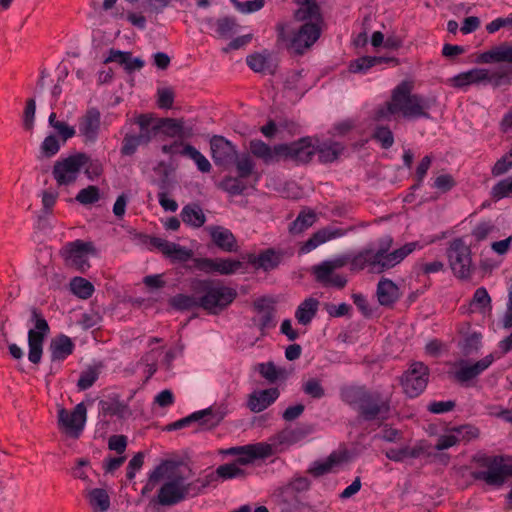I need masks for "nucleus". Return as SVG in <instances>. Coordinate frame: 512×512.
<instances>
[{
  "label": "nucleus",
  "instance_id": "44",
  "mask_svg": "<svg viewBox=\"0 0 512 512\" xmlns=\"http://www.w3.org/2000/svg\"><path fill=\"white\" fill-rule=\"evenodd\" d=\"M30 320L34 323V328L29 329V331L34 332L35 335L41 337V339H45L50 331V328L43 315L37 309L33 308L31 311Z\"/></svg>",
  "mask_w": 512,
  "mask_h": 512
},
{
  "label": "nucleus",
  "instance_id": "27",
  "mask_svg": "<svg viewBox=\"0 0 512 512\" xmlns=\"http://www.w3.org/2000/svg\"><path fill=\"white\" fill-rule=\"evenodd\" d=\"M93 251V245L89 242L76 240L70 243L69 258L82 271L88 267L87 255Z\"/></svg>",
  "mask_w": 512,
  "mask_h": 512
},
{
  "label": "nucleus",
  "instance_id": "52",
  "mask_svg": "<svg viewBox=\"0 0 512 512\" xmlns=\"http://www.w3.org/2000/svg\"><path fill=\"white\" fill-rule=\"evenodd\" d=\"M216 473L223 479L244 476V471L238 466V463L235 462L219 466Z\"/></svg>",
  "mask_w": 512,
  "mask_h": 512
},
{
  "label": "nucleus",
  "instance_id": "11",
  "mask_svg": "<svg viewBox=\"0 0 512 512\" xmlns=\"http://www.w3.org/2000/svg\"><path fill=\"white\" fill-rule=\"evenodd\" d=\"M282 159H291L299 163H308L315 154V146L311 137H303L290 144H280Z\"/></svg>",
  "mask_w": 512,
  "mask_h": 512
},
{
  "label": "nucleus",
  "instance_id": "6",
  "mask_svg": "<svg viewBox=\"0 0 512 512\" xmlns=\"http://www.w3.org/2000/svg\"><path fill=\"white\" fill-rule=\"evenodd\" d=\"M350 404H355L360 416L366 421H372L388 414L390 404L380 393L363 389L354 390L350 395Z\"/></svg>",
  "mask_w": 512,
  "mask_h": 512
},
{
  "label": "nucleus",
  "instance_id": "33",
  "mask_svg": "<svg viewBox=\"0 0 512 512\" xmlns=\"http://www.w3.org/2000/svg\"><path fill=\"white\" fill-rule=\"evenodd\" d=\"M317 216L313 210H302L297 218L290 224L289 233L298 235L311 227L316 222Z\"/></svg>",
  "mask_w": 512,
  "mask_h": 512
},
{
  "label": "nucleus",
  "instance_id": "56",
  "mask_svg": "<svg viewBox=\"0 0 512 512\" xmlns=\"http://www.w3.org/2000/svg\"><path fill=\"white\" fill-rule=\"evenodd\" d=\"M470 305H474L480 309L490 307L491 297L484 287H480L475 291Z\"/></svg>",
  "mask_w": 512,
  "mask_h": 512
},
{
  "label": "nucleus",
  "instance_id": "22",
  "mask_svg": "<svg viewBox=\"0 0 512 512\" xmlns=\"http://www.w3.org/2000/svg\"><path fill=\"white\" fill-rule=\"evenodd\" d=\"M178 463L172 460H165L150 472L148 482L144 486L143 491H151L154 486L162 479L169 478L170 480L177 477Z\"/></svg>",
  "mask_w": 512,
  "mask_h": 512
},
{
  "label": "nucleus",
  "instance_id": "31",
  "mask_svg": "<svg viewBox=\"0 0 512 512\" xmlns=\"http://www.w3.org/2000/svg\"><path fill=\"white\" fill-rule=\"evenodd\" d=\"M99 417H112L124 418L127 406L115 399L100 400L98 403Z\"/></svg>",
  "mask_w": 512,
  "mask_h": 512
},
{
  "label": "nucleus",
  "instance_id": "20",
  "mask_svg": "<svg viewBox=\"0 0 512 512\" xmlns=\"http://www.w3.org/2000/svg\"><path fill=\"white\" fill-rule=\"evenodd\" d=\"M342 235L343 231L341 229H331L328 227L321 228L314 232L307 241L301 243L299 253H309L312 250L316 249L318 246L326 243L327 241H330Z\"/></svg>",
  "mask_w": 512,
  "mask_h": 512
},
{
  "label": "nucleus",
  "instance_id": "36",
  "mask_svg": "<svg viewBox=\"0 0 512 512\" xmlns=\"http://www.w3.org/2000/svg\"><path fill=\"white\" fill-rule=\"evenodd\" d=\"M260 375L269 383H275L279 379L287 378V371L284 368H278L273 362L260 363L257 367Z\"/></svg>",
  "mask_w": 512,
  "mask_h": 512
},
{
  "label": "nucleus",
  "instance_id": "63",
  "mask_svg": "<svg viewBox=\"0 0 512 512\" xmlns=\"http://www.w3.org/2000/svg\"><path fill=\"white\" fill-rule=\"evenodd\" d=\"M157 103L160 108L169 109L173 105L174 94L170 88H161L157 92Z\"/></svg>",
  "mask_w": 512,
  "mask_h": 512
},
{
  "label": "nucleus",
  "instance_id": "13",
  "mask_svg": "<svg viewBox=\"0 0 512 512\" xmlns=\"http://www.w3.org/2000/svg\"><path fill=\"white\" fill-rule=\"evenodd\" d=\"M187 493L184 479L178 476L174 477L159 489L158 503L163 506L175 505L182 501Z\"/></svg>",
  "mask_w": 512,
  "mask_h": 512
},
{
  "label": "nucleus",
  "instance_id": "29",
  "mask_svg": "<svg viewBox=\"0 0 512 512\" xmlns=\"http://www.w3.org/2000/svg\"><path fill=\"white\" fill-rule=\"evenodd\" d=\"M399 288L391 280L383 278L377 285V298L381 305L391 306L399 298Z\"/></svg>",
  "mask_w": 512,
  "mask_h": 512
},
{
  "label": "nucleus",
  "instance_id": "39",
  "mask_svg": "<svg viewBox=\"0 0 512 512\" xmlns=\"http://www.w3.org/2000/svg\"><path fill=\"white\" fill-rule=\"evenodd\" d=\"M70 288L74 295L81 299H88L94 292L93 284L82 277H75L70 282Z\"/></svg>",
  "mask_w": 512,
  "mask_h": 512
},
{
  "label": "nucleus",
  "instance_id": "3",
  "mask_svg": "<svg viewBox=\"0 0 512 512\" xmlns=\"http://www.w3.org/2000/svg\"><path fill=\"white\" fill-rule=\"evenodd\" d=\"M414 81L404 80L391 93L385 106L378 109L376 120L386 119L390 115H401L406 119L429 118V103L422 96L413 93Z\"/></svg>",
  "mask_w": 512,
  "mask_h": 512
},
{
  "label": "nucleus",
  "instance_id": "42",
  "mask_svg": "<svg viewBox=\"0 0 512 512\" xmlns=\"http://www.w3.org/2000/svg\"><path fill=\"white\" fill-rule=\"evenodd\" d=\"M100 375V369L97 366H90L83 370L77 381V387L80 391H84L93 386Z\"/></svg>",
  "mask_w": 512,
  "mask_h": 512
},
{
  "label": "nucleus",
  "instance_id": "49",
  "mask_svg": "<svg viewBox=\"0 0 512 512\" xmlns=\"http://www.w3.org/2000/svg\"><path fill=\"white\" fill-rule=\"evenodd\" d=\"M173 168L170 164L165 161H160L154 167L155 173L160 177L158 180V186L160 190H166L169 184V176L172 172Z\"/></svg>",
  "mask_w": 512,
  "mask_h": 512
},
{
  "label": "nucleus",
  "instance_id": "23",
  "mask_svg": "<svg viewBox=\"0 0 512 512\" xmlns=\"http://www.w3.org/2000/svg\"><path fill=\"white\" fill-rule=\"evenodd\" d=\"M213 243L223 251L237 252V240L233 233L221 226H212L208 228Z\"/></svg>",
  "mask_w": 512,
  "mask_h": 512
},
{
  "label": "nucleus",
  "instance_id": "43",
  "mask_svg": "<svg viewBox=\"0 0 512 512\" xmlns=\"http://www.w3.org/2000/svg\"><path fill=\"white\" fill-rule=\"evenodd\" d=\"M236 170L240 178H248L252 175L255 163L249 154H242L234 158Z\"/></svg>",
  "mask_w": 512,
  "mask_h": 512
},
{
  "label": "nucleus",
  "instance_id": "57",
  "mask_svg": "<svg viewBox=\"0 0 512 512\" xmlns=\"http://www.w3.org/2000/svg\"><path fill=\"white\" fill-rule=\"evenodd\" d=\"M304 392L313 397V398H321L325 394V390L321 385L320 380L311 378L303 385Z\"/></svg>",
  "mask_w": 512,
  "mask_h": 512
},
{
  "label": "nucleus",
  "instance_id": "12",
  "mask_svg": "<svg viewBox=\"0 0 512 512\" xmlns=\"http://www.w3.org/2000/svg\"><path fill=\"white\" fill-rule=\"evenodd\" d=\"M322 28L315 24H303L296 33L292 35L290 50L295 54L302 55L320 37Z\"/></svg>",
  "mask_w": 512,
  "mask_h": 512
},
{
  "label": "nucleus",
  "instance_id": "16",
  "mask_svg": "<svg viewBox=\"0 0 512 512\" xmlns=\"http://www.w3.org/2000/svg\"><path fill=\"white\" fill-rule=\"evenodd\" d=\"M298 9L294 12V19L305 24H315L321 28L324 26V20L321 9L316 0H295Z\"/></svg>",
  "mask_w": 512,
  "mask_h": 512
},
{
  "label": "nucleus",
  "instance_id": "4",
  "mask_svg": "<svg viewBox=\"0 0 512 512\" xmlns=\"http://www.w3.org/2000/svg\"><path fill=\"white\" fill-rule=\"evenodd\" d=\"M194 292L198 295L197 304L214 314L225 309L237 296L234 288L209 280L194 282Z\"/></svg>",
  "mask_w": 512,
  "mask_h": 512
},
{
  "label": "nucleus",
  "instance_id": "59",
  "mask_svg": "<svg viewBox=\"0 0 512 512\" xmlns=\"http://www.w3.org/2000/svg\"><path fill=\"white\" fill-rule=\"evenodd\" d=\"M144 463V454L142 452H138L135 454L132 459L129 461L127 466L126 477L129 480H133L135 478L136 472L141 469Z\"/></svg>",
  "mask_w": 512,
  "mask_h": 512
},
{
  "label": "nucleus",
  "instance_id": "21",
  "mask_svg": "<svg viewBox=\"0 0 512 512\" xmlns=\"http://www.w3.org/2000/svg\"><path fill=\"white\" fill-rule=\"evenodd\" d=\"M348 460L349 455L346 450L335 451L325 461L314 462L313 466L309 468L308 473L313 477H320L331 472L335 466H339Z\"/></svg>",
  "mask_w": 512,
  "mask_h": 512
},
{
  "label": "nucleus",
  "instance_id": "19",
  "mask_svg": "<svg viewBox=\"0 0 512 512\" xmlns=\"http://www.w3.org/2000/svg\"><path fill=\"white\" fill-rule=\"evenodd\" d=\"M493 361V355H487L472 365L462 360L459 362V370L454 374L455 379L461 383L467 382L486 370Z\"/></svg>",
  "mask_w": 512,
  "mask_h": 512
},
{
  "label": "nucleus",
  "instance_id": "54",
  "mask_svg": "<svg viewBox=\"0 0 512 512\" xmlns=\"http://www.w3.org/2000/svg\"><path fill=\"white\" fill-rule=\"evenodd\" d=\"M512 195V177L498 182L492 189V196L495 199H502Z\"/></svg>",
  "mask_w": 512,
  "mask_h": 512
},
{
  "label": "nucleus",
  "instance_id": "45",
  "mask_svg": "<svg viewBox=\"0 0 512 512\" xmlns=\"http://www.w3.org/2000/svg\"><path fill=\"white\" fill-rule=\"evenodd\" d=\"M75 199L82 205H92L99 201L100 190L97 186L89 185L88 187L81 189Z\"/></svg>",
  "mask_w": 512,
  "mask_h": 512
},
{
  "label": "nucleus",
  "instance_id": "2",
  "mask_svg": "<svg viewBox=\"0 0 512 512\" xmlns=\"http://www.w3.org/2000/svg\"><path fill=\"white\" fill-rule=\"evenodd\" d=\"M137 124L140 128L137 136L142 144H148L153 138L163 134L174 139L172 143L162 146L163 153L192 159V145L188 142L190 129L185 127L181 120L140 115Z\"/></svg>",
  "mask_w": 512,
  "mask_h": 512
},
{
  "label": "nucleus",
  "instance_id": "30",
  "mask_svg": "<svg viewBox=\"0 0 512 512\" xmlns=\"http://www.w3.org/2000/svg\"><path fill=\"white\" fill-rule=\"evenodd\" d=\"M319 301L316 298L305 299L297 308L295 317L302 325H308L317 314Z\"/></svg>",
  "mask_w": 512,
  "mask_h": 512
},
{
  "label": "nucleus",
  "instance_id": "37",
  "mask_svg": "<svg viewBox=\"0 0 512 512\" xmlns=\"http://www.w3.org/2000/svg\"><path fill=\"white\" fill-rule=\"evenodd\" d=\"M90 505L98 512H106L110 507V498L106 490L94 488L88 494Z\"/></svg>",
  "mask_w": 512,
  "mask_h": 512
},
{
  "label": "nucleus",
  "instance_id": "40",
  "mask_svg": "<svg viewBox=\"0 0 512 512\" xmlns=\"http://www.w3.org/2000/svg\"><path fill=\"white\" fill-rule=\"evenodd\" d=\"M222 419L223 415L220 412L213 411L212 408L194 412V422H199L201 425L207 424L208 428L215 427Z\"/></svg>",
  "mask_w": 512,
  "mask_h": 512
},
{
  "label": "nucleus",
  "instance_id": "18",
  "mask_svg": "<svg viewBox=\"0 0 512 512\" xmlns=\"http://www.w3.org/2000/svg\"><path fill=\"white\" fill-rule=\"evenodd\" d=\"M212 158L216 164L228 165L236 157L235 147L222 136H214L211 141Z\"/></svg>",
  "mask_w": 512,
  "mask_h": 512
},
{
  "label": "nucleus",
  "instance_id": "48",
  "mask_svg": "<svg viewBox=\"0 0 512 512\" xmlns=\"http://www.w3.org/2000/svg\"><path fill=\"white\" fill-rule=\"evenodd\" d=\"M310 482L305 477H299L291 481L287 486L280 490L283 497L292 496L294 492L305 491L309 488Z\"/></svg>",
  "mask_w": 512,
  "mask_h": 512
},
{
  "label": "nucleus",
  "instance_id": "62",
  "mask_svg": "<svg viewBox=\"0 0 512 512\" xmlns=\"http://www.w3.org/2000/svg\"><path fill=\"white\" fill-rule=\"evenodd\" d=\"M127 447V437L125 435H112L108 440V448L122 455Z\"/></svg>",
  "mask_w": 512,
  "mask_h": 512
},
{
  "label": "nucleus",
  "instance_id": "24",
  "mask_svg": "<svg viewBox=\"0 0 512 512\" xmlns=\"http://www.w3.org/2000/svg\"><path fill=\"white\" fill-rule=\"evenodd\" d=\"M249 149L255 157L262 159L266 164L282 160V152L278 151L280 144L272 148L265 142L255 139L250 141Z\"/></svg>",
  "mask_w": 512,
  "mask_h": 512
},
{
  "label": "nucleus",
  "instance_id": "47",
  "mask_svg": "<svg viewBox=\"0 0 512 512\" xmlns=\"http://www.w3.org/2000/svg\"><path fill=\"white\" fill-rule=\"evenodd\" d=\"M243 266L242 262L232 259H216L215 272L221 275H230Z\"/></svg>",
  "mask_w": 512,
  "mask_h": 512
},
{
  "label": "nucleus",
  "instance_id": "58",
  "mask_svg": "<svg viewBox=\"0 0 512 512\" xmlns=\"http://www.w3.org/2000/svg\"><path fill=\"white\" fill-rule=\"evenodd\" d=\"M42 153L47 157H52L60 150V143L55 135L47 136L41 145Z\"/></svg>",
  "mask_w": 512,
  "mask_h": 512
},
{
  "label": "nucleus",
  "instance_id": "1",
  "mask_svg": "<svg viewBox=\"0 0 512 512\" xmlns=\"http://www.w3.org/2000/svg\"><path fill=\"white\" fill-rule=\"evenodd\" d=\"M392 243V238H387L385 241L381 242L378 249L362 250L351 260L347 256H342L333 260L324 261L313 267V274L316 280L324 286L342 289L346 286L347 279L343 275L335 274L334 271L336 269L342 268L350 263V269L352 271H361L368 268L369 272L380 274L399 264L411 254L417 246V243L411 242L390 251Z\"/></svg>",
  "mask_w": 512,
  "mask_h": 512
},
{
  "label": "nucleus",
  "instance_id": "51",
  "mask_svg": "<svg viewBox=\"0 0 512 512\" xmlns=\"http://www.w3.org/2000/svg\"><path fill=\"white\" fill-rule=\"evenodd\" d=\"M174 403V395L171 390L165 389L159 392L155 397L152 404V411L156 413L157 408H167Z\"/></svg>",
  "mask_w": 512,
  "mask_h": 512
},
{
  "label": "nucleus",
  "instance_id": "38",
  "mask_svg": "<svg viewBox=\"0 0 512 512\" xmlns=\"http://www.w3.org/2000/svg\"><path fill=\"white\" fill-rule=\"evenodd\" d=\"M44 339L35 335L34 332L28 331V359L33 364H39L43 354Z\"/></svg>",
  "mask_w": 512,
  "mask_h": 512
},
{
  "label": "nucleus",
  "instance_id": "10",
  "mask_svg": "<svg viewBox=\"0 0 512 512\" xmlns=\"http://www.w3.org/2000/svg\"><path fill=\"white\" fill-rule=\"evenodd\" d=\"M86 407L84 403L77 404L72 411L64 408L58 411L59 425L73 437H78L86 422Z\"/></svg>",
  "mask_w": 512,
  "mask_h": 512
},
{
  "label": "nucleus",
  "instance_id": "15",
  "mask_svg": "<svg viewBox=\"0 0 512 512\" xmlns=\"http://www.w3.org/2000/svg\"><path fill=\"white\" fill-rule=\"evenodd\" d=\"M228 453L239 455L235 463L246 465L253 462L255 459L266 458L272 454V448L269 444L257 443L243 447H234L228 450Z\"/></svg>",
  "mask_w": 512,
  "mask_h": 512
},
{
  "label": "nucleus",
  "instance_id": "25",
  "mask_svg": "<svg viewBox=\"0 0 512 512\" xmlns=\"http://www.w3.org/2000/svg\"><path fill=\"white\" fill-rule=\"evenodd\" d=\"M75 345L70 337L61 334L52 339L49 350L53 362H62L74 351Z\"/></svg>",
  "mask_w": 512,
  "mask_h": 512
},
{
  "label": "nucleus",
  "instance_id": "14",
  "mask_svg": "<svg viewBox=\"0 0 512 512\" xmlns=\"http://www.w3.org/2000/svg\"><path fill=\"white\" fill-rule=\"evenodd\" d=\"M101 114L97 108H89L79 119L78 129L86 143H94L100 131Z\"/></svg>",
  "mask_w": 512,
  "mask_h": 512
},
{
  "label": "nucleus",
  "instance_id": "32",
  "mask_svg": "<svg viewBox=\"0 0 512 512\" xmlns=\"http://www.w3.org/2000/svg\"><path fill=\"white\" fill-rule=\"evenodd\" d=\"M344 151V146L338 142L323 143L315 147V153L318 154L319 161L322 163H331L339 158Z\"/></svg>",
  "mask_w": 512,
  "mask_h": 512
},
{
  "label": "nucleus",
  "instance_id": "35",
  "mask_svg": "<svg viewBox=\"0 0 512 512\" xmlns=\"http://www.w3.org/2000/svg\"><path fill=\"white\" fill-rule=\"evenodd\" d=\"M248 66L256 73H274L270 59L262 53H253L246 59Z\"/></svg>",
  "mask_w": 512,
  "mask_h": 512
},
{
  "label": "nucleus",
  "instance_id": "17",
  "mask_svg": "<svg viewBox=\"0 0 512 512\" xmlns=\"http://www.w3.org/2000/svg\"><path fill=\"white\" fill-rule=\"evenodd\" d=\"M283 258V250L268 248L261 251L258 255L250 254L248 256V262L256 269L271 271L280 265Z\"/></svg>",
  "mask_w": 512,
  "mask_h": 512
},
{
  "label": "nucleus",
  "instance_id": "7",
  "mask_svg": "<svg viewBox=\"0 0 512 512\" xmlns=\"http://www.w3.org/2000/svg\"><path fill=\"white\" fill-rule=\"evenodd\" d=\"M449 265L459 279L467 280L474 271L471 248L462 238L453 239L447 248Z\"/></svg>",
  "mask_w": 512,
  "mask_h": 512
},
{
  "label": "nucleus",
  "instance_id": "50",
  "mask_svg": "<svg viewBox=\"0 0 512 512\" xmlns=\"http://www.w3.org/2000/svg\"><path fill=\"white\" fill-rule=\"evenodd\" d=\"M140 145L143 144L137 135L126 134L122 140L121 154L123 156H132Z\"/></svg>",
  "mask_w": 512,
  "mask_h": 512
},
{
  "label": "nucleus",
  "instance_id": "46",
  "mask_svg": "<svg viewBox=\"0 0 512 512\" xmlns=\"http://www.w3.org/2000/svg\"><path fill=\"white\" fill-rule=\"evenodd\" d=\"M243 178L227 176L220 183V187L231 195H240L246 189Z\"/></svg>",
  "mask_w": 512,
  "mask_h": 512
},
{
  "label": "nucleus",
  "instance_id": "9",
  "mask_svg": "<svg viewBox=\"0 0 512 512\" xmlns=\"http://www.w3.org/2000/svg\"><path fill=\"white\" fill-rule=\"evenodd\" d=\"M429 376L428 367L422 362H414L403 374L401 384L409 397L418 396L427 386Z\"/></svg>",
  "mask_w": 512,
  "mask_h": 512
},
{
  "label": "nucleus",
  "instance_id": "5",
  "mask_svg": "<svg viewBox=\"0 0 512 512\" xmlns=\"http://www.w3.org/2000/svg\"><path fill=\"white\" fill-rule=\"evenodd\" d=\"M472 461L485 471H474L471 476L475 480H483L490 486H502L507 477L512 476V464L503 456L476 455Z\"/></svg>",
  "mask_w": 512,
  "mask_h": 512
},
{
  "label": "nucleus",
  "instance_id": "55",
  "mask_svg": "<svg viewBox=\"0 0 512 512\" xmlns=\"http://www.w3.org/2000/svg\"><path fill=\"white\" fill-rule=\"evenodd\" d=\"M373 138L379 141L383 148L387 149L393 145L394 138L392 131L388 127H377Z\"/></svg>",
  "mask_w": 512,
  "mask_h": 512
},
{
  "label": "nucleus",
  "instance_id": "41",
  "mask_svg": "<svg viewBox=\"0 0 512 512\" xmlns=\"http://www.w3.org/2000/svg\"><path fill=\"white\" fill-rule=\"evenodd\" d=\"M487 82L494 87L512 85V68L498 69L493 72L488 70Z\"/></svg>",
  "mask_w": 512,
  "mask_h": 512
},
{
  "label": "nucleus",
  "instance_id": "8",
  "mask_svg": "<svg viewBox=\"0 0 512 512\" xmlns=\"http://www.w3.org/2000/svg\"><path fill=\"white\" fill-rule=\"evenodd\" d=\"M88 160L89 157L86 154L79 152L56 161L52 174L58 185L66 186L74 183Z\"/></svg>",
  "mask_w": 512,
  "mask_h": 512
},
{
  "label": "nucleus",
  "instance_id": "34",
  "mask_svg": "<svg viewBox=\"0 0 512 512\" xmlns=\"http://www.w3.org/2000/svg\"><path fill=\"white\" fill-rule=\"evenodd\" d=\"M488 77V69H472L456 76L454 83L457 87H463L469 84L487 81Z\"/></svg>",
  "mask_w": 512,
  "mask_h": 512
},
{
  "label": "nucleus",
  "instance_id": "26",
  "mask_svg": "<svg viewBox=\"0 0 512 512\" xmlns=\"http://www.w3.org/2000/svg\"><path fill=\"white\" fill-rule=\"evenodd\" d=\"M279 397L277 388H270L253 392L248 399V407L252 412L258 413L266 409Z\"/></svg>",
  "mask_w": 512,
  "mask_h": 512
},
{
  "label": "nucleus",
  "instance_id": "64",
  "mask_svg": "<svg viewBox=\"0 0 512 512\" xmlns=\"http://www.w3.org/2000/svg\"><path fill=\"white\" fill-rule=\"evenodd\" d=\"M511 168L512 158H510L509 154L507 153L494 164L491 172L493 176H500L505 174Z\"/></svg>",
  "mask_w": 512,
  "mask_h": 512
},
{
  "label": "nucleus",
  "instance_id": "61",
  "mask_svg": "<svg viewBox=\"0 0 512 512\" xmlns=\"http://www.w3.org/2000/svg\"><path fill=\"white\" fill-rule=\"evenodd\" d=\"M277 32V44L280 47H284L290 50V42H292V36L287 31V25L285 23H278L276 26Z\"/></svg>",
  "mask_w": 512,
  "mask_h": 512
},
{
  "label": "nucleus",
  "instance_id": "28",
  "mask_svg": "<svg viewBox=\"0 0 512 512\" xmlns=\"http://www.w3.org/2000/svg\"><path fill=\"white\" fill-rule=\"evenodd\" d=\"M481 63L508 62L512 64V44L503 43L479 56Z\"/></svg>",
  "mask_w": 512,
  "mask_h": 512
},
{
  "label": "nucleus",
  "instance_id": "60",
  "mask_svg": "<svg viewBox=\"0 0 512 512\" xmlns=\"http://www.w3.org/2000/svg\"><path fill=\"white\" fill-rule=\"evenodd\" d=\"M375 61H378V60L373 59V57H371V56L360 57L350 64L349 70L353 73L367 70L375 65Z\"/></svg>",
  "mask_w": 512,
  "mask_h": 512
},
{
  "label": "nucleus",
  "instance_id": "53",
  "mask_svg": "<svg viewBox=\"0 0 512 512\" xmlns=\"http://www.w3.org/2000/svg\"><path fill=\"white\" fill-rule=\"evenodd\" d=\"M451 432L456 433V435L459 436L460 441L466 442L476 439L480 435L479 429L469 424L454 427L451 429Z\"/></svg>",
  "mask_w": 512,
  "mask_h": 512
}]
</instances>
